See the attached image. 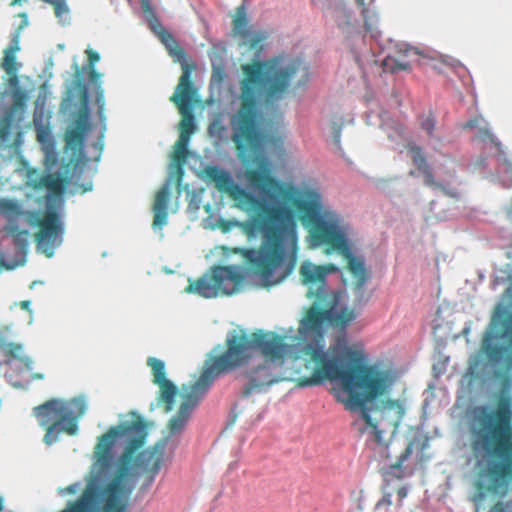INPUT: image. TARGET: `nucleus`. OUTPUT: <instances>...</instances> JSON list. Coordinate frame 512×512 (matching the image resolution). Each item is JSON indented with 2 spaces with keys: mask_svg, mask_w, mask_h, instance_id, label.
Segmentation results:
<instances>
[{
  "mask_svg": "<svg viewBox=\"0 0 512 512\" xmlns=\"http://www.w3.org/2000/svg\"><path fill=\"white\" fill-rule=\"evenodd\" d=\"M4 509V498L3 496H0V512H2Z\"/></svg>",
  "mask_w": 512,
  "mask_h": 512,
  "instance_id": "nucleus-52",
  "label": "nucleus"
},
{
  "mask_svg": "<svg viewBox=\"0 0 512 512\" xmlns=\"http://www.w3.org/2000/svg\"><path fill=\"white\" fill-rule=\"evenodd\" d=\"M165 446L155 445L140 452L136 458V465L148 475V484H151L159 473L164 461Z\"/></svg>",
  "mask_w": 512,
  "mask_h": 512,
  "instance_id": "nucleus-17",
  "label": "nucleus"
},
{
  "mask_svg": "<svg viewBox=\"0 0 512 512\" xmlns=\"http://www.w3.org/2000/svg\"><path fill=\"white\" fill-rule=\"evenodd\" d=\"M337 303L338 301L335 304L327 303L322 305L327 307V311L331 312L328 316V324L333 327L345 329L356 318V314L355 311L350 308L336 310L335 306Z\"/></svg>",
  "mask_w": 512,
  "mask_h": 512,
  "instance_id": "nucleus-23",
  "label": "nucleus"
},
{
  "mask_svg": "<svg viewBox=\"0 0 512 512\" xmlns=\"http://www.w3.org/2000/svg\"><path fill=\"white\" fill-rule=\"evenodd\" d=\"M146 436V424L141 419L111 427L105 434L101 435L95 447V456L96 463L103 470L111 465V449L116 438L124 437L127 441L120 459L121 464L114 478L102 490L95 481L91 480L80 497L74 501H69L65 508L59 512H124L125 505L122 502L125 493L123 480L129 474V464L134 453L144 445Z\"/></svg>",
  "mask_w": 512,
  "mask_h": 512,
  "instance_id": "nucleus-5",
  "label": "nucleus"
},
{
  "mask_svg": "<svg viewBox=\"0 0 512 512\" xmlns=\"http://www.w3.org/2000/svg\"><path fill=\"white\" fill-rule=\"evenodd\" d=\"M97 102L100 103L102 102L101 106H100V109H102V106H103V101H102V95H97Z\"/></svg>",
  "mask_w": 512,
  "mask_h": 512,
  "instance_id": "nucleus-53",
  "label": "nucleus"
},
{
  "mask_svg": "<svg viewBox=\"0 0 512 512\" xmlns=\"http://www.w3.org/2000/svg\"><path fill=\"white\" fill-rule=\"evenodd\" d=\"M85 134L74 128L68 130L65 136L67 146L73 149H81L84 144Z\"/></svg>",
  "mask_w": 512,
  "mask_h": 512,
  "instance_id": "nucleus-26",
  "label": "nucleus"
},
{
  "mask_svg": "<svg viewBox=\"0 0 512 512\" xmlns=\"http://www.w3.org/2000/svg\"><path fill=\"white\" fill-rule=\"evenodd\" d=\"M194 68V64L182 63V74L174 94L170 97V101L177 106L182 115L180 132L188 135H192L196 129L194 116L190 109L192 99L196 94V89L191 80V73Z\"/></svg>",
  "mask_w": 512,
  "mask_h": 512,
  "instance_id": "nucleus-13",
  "label": "nucleus"
},
{
  "mask_svg": "<svg viewBox=\"0 0 512 512\" xmlns=\"http://www.w3.org/2000/svg\"><path fill=\"white\" fill-rule=\"evenodd\" d=\"M226 71L223 65H213L211 83L220 85L226 78Z\"/></svg>",
  "mask_w": 512,
  "mask_h": 512,
  "instance_id": "nucleus-32",
  "label": "nucleus"
},
{
  "mask_svg": "<svg viewBox=\"0 0 512 512\" xmlns=\"http://www.w3.org/2000/svg\"><path fill=\"white\" fill-rule=\"evenodd\" d=\"M307 68L298 59L285 63L284 56H274L266 60H253L241 66L242 78L239 81L240 105L232 118V141L238 158L247 167L244 178L253 189L266 199L274 201L278 196L289 199L292 190L285 187L271 175L266 157L261 153L262 133L259 128V106L279 101L289 92L296 75Z\"/></svg>",
  "mask_w": 512,
  "mask_h": 512,
  "instance_id": "nucleus-2",
  "label": "nucleus"
},
{
  "mask_svg": "<svg viewBox=\"0 0 512 512\" xmlns=\"http://www.w3.org/2000/svg\"><path fill=\"white\" fill-rule=\"evenodd\" d=\"M226 350L206 359L208 366L220 377L249 363L254 352L264 357V362L283 366L290 345L286 336L273 331L259 330L246 334H234L226 339Z\"/></svg>",
  "mask_w": 512,
  "mask_h": 512,
  "instance_id": "nucleus-7",
  "label": "nucleus"
},
{
  "mask_svg": "<svg viewBox=\"0 0 512 512\" xmlns=\"http://www.w3.org/2000/svg\"><path fill=\"white\" fill-rule=\"evenodd\" d=\"M408 149L409 152L411 153L413 164L416 166L417 170L423 175V182L427 187L433 188L435 190H441L450 197L457 196V192L455 190L446 187L443 183L438 182L434 179L432 170L427 164L426 158L423 155L421 147L413 144L409 145Z\"/></svg>",
  "mask_w": 512,
  "mask_h": 512,
  "instance_id": "nucleus-18",
  "label": "nucleus"
},
{
  "mask_svg": "<svg viewBox=\"0 0 512 512\" xmlns=\"http://www.w3.org/2000/svg\"><path fill=\"white\" fill-rule=\"evenodd\" d=\"M241 38L245 40V43L249 46L250 49L256 50L262 48L261 43L267 38V35L261 31H250V35L248 37Z\"/></svg>",
  "mask_w": 512,
  "mask_h": 512,
  "instance_id": "nucleus-28",
  "label": "nucleus"
},
{
  "mask_svg": "<svg viewBox=\"0 0 512 512\" xmlns=\"http://www.w3.org/2000/svg\"><path fill=\"white\" fill-rule=\"evenodd\" d=\"M505 366L507 370L512 369V354L507 357Z\"/></svg>",
  "mask_w": 512,
  "mask_h": 512,
  "instance_id": "nucleus-48",
  "label": "nucleus"
},
{
  "mask_svg": "<svg viewBox=\"0 0 512 512\" xmlns=\"http://www.w3.org/2000/svg\"><path fill=\"white\" fill-rule=\"evenodd\" d=\"M477 137L479 140L486 142L489 141L493 144L499 151L501 150V143L499 140L495 138V136L490 132V130L486 127L480 128Z\"/></svg>",
  "mask_w": 512,
  "mask_h": 512,
  "instance_id": "nucleus-29",
  "label": "nucleus"
},
{
  "mask_svg": "<svg viewBox=\"0 0 512 512\" xmlns=\"http://www.w3.org/2000/svg\"><path fill=\"white\" fill-rule=\"evenodd\" d=\"M392 71H403L408 70L410 68L409 63L407 62H395V65L391 67Z\"/></svg>",
  "mask_w": 512,
  "mask_h": 512,
  "instance_id": "nucleus-45",
  "label": "nucleus"
},
{
  "mask_svg": "<svg viewBox=\"0 0 512 512\" xmlns=\"http://www.w3.org/2000/svg\"><path fill=\"white\" fill-rule=\"evenodd\" d=\"M340 272V268L327 263L317 265L310 260H305L299 268V276L302 284L307 287V297L315 300V304H335L339 301V292L329 288L327 278L330 274Z\"/></svg>",
  "mask_w": 512,
  "mask_h": 512,
  "instance_id": "nucleus-12",
  "label": "nucleus"
},
{
  "mask_svg": "<svg viewBox=\"0 0 512 512\" xmlns=\"http://www.w3.org/2000/svg\"><path fill=\"white\" fill-rule=\"evenodd\" d=\"M147 364L151 368L153 383L159 386L157 402L164 404L165 412H170L173 409L178 388L166 378L165 364L162 360L150 357Z\"/></svg>",
  "mask_w": 512,
  "mask_h": 512,
  "instance_id": "nucleus-16",
  "label": "nucleus"
},
{
  "mask_svg": "<svg viewBox=\"0 0 512 512\" xmlns=\"http://www.w3.org/2000/svg\"><path fill=\"white\" fill-rule=\"evenodd\" d=\"M20 29H17L13 35L10 44L4 50L2 59V68L8 75H15L19 65L16 61V54L20 51Z\"/></svg>",
  "mask_w": 512,
  "mask_h": 512,
  "instance_id": "nucleus-22",
  "label": "nucleus"
},
{
  "mask_svg": "<svg viewBox=\"0 0 512 512\" xmlns=\"http://www.w3.org/2000/svg\"><path fill=\"white\" fill-rule=\"evenodd\" d=\"M293 207L303 226L309 233L310 246L325 247V253L337 252L346 260V269L354 279V289L360 291L369 279L362 256L352 250L349 226L330 209L324 208L321 194L316 190H305L293 200Z\"/></svg>",
  "mask_w": 512,
  "mask_h": 512,
  "instance_id": "nucleus-6",
  "label": "nucleus"
},
{
  "mask_svg": "<svg viewBox=\"0 0 512 512\" xmlns=\"http://www.w3.org/2000/svg\"><path fill=\"white\" fill-rule=\"evenodd\" d=\"M21 16L26 19V14L25 13H22Z\"/></svg>",
  "mask_w": 512,
  "mask_h": 512,
  "instance_id": "nucleus-56",
  "label": "nucleus"
},
{
  "mask_svg": "<svg viewBox=\"0 0 512 512\" xmlns=\"http://www.w3.org/2000/svg\"><path fill=\"white\" fill-rule=\"evenodd\" d=\"M101 77V74L95 70L94 67L89 68V79L92 83L96 84Z\"/></svg>",
  "mask_w": 512,
  "mask_h": 512,
  "instance_id": "nucleus-43",
  "label": "nucleus"
},
{
  "mask_svg": "<svg viewBox=\"0 0 512 512\" xmlns=\"http://www.w3.org/2000/svg\"><path fill=\"white\" fill-rule=\"evenodd\" d=\"M217 378L219 377L205 362L199 378L193 384L182 386V403L176 415L167 424L170 436L179 434L185 429L193 410L207 394Z\"/></svg>",
  "mask_w": 512,
  "mask_h": 512,
  "instance_id": "nucleus-10",
  "label": "nucleus"
},
{
  "mask_svg": "<svg viewBox=\"0 0 512 512\" xmlns=\"http://www.w3.org/2000/svg\"><path fill=\"white\" fill-rule=\"evenodd\" d=\"M334 139H335L336 144L340 143V130L336 131V133L334 135Z\"/></svg>",
  "mask_w": 512,
  "mask_h": 512,
  "instance_id": "nucleus-50",
  "label": "nucleus"
},
{
  "mask_svg": "<svg viewBox=\"0 0 512 512\" xmlns=\"http://www.w3.org/2000/svg\"><path fill=\"white\" fill-rule=\"evenodd\" d=\"M90 128V122H89V110L86 105H84L75 120V127L74 129L79 130L81 132L86 133Z\"/></svg>",
  "mask_w": 512,
  "mask_h": 512,
  "instance_id": "nucleus-27",
  "label": "nucleus"
},
{
  "mask_svg": "<svg viewBox=\"0 0 512 512\" xmlns=\"http://www.w3.org/2000/svg\"><path fill=\"white\" fill-rule=\"evenodd\" d=\"M37 139H38L39 142H44L45 141L44 132H38Z\"/></svg>",
  "mask_w": 512,
  "mask_h": 512,
  "instance_id": "nucleus-49",
  "label": "nucleus"
},
{
  "mask_svg": "<svg viewBox=\"0 0 512 512\" xmlns=\"http://www.w3.org/2000/svg\"><path fill=\"white\" fill-rule=\"evenodd\" d=\"M188 156V149L186 146H179L175 143L174 151H173V161L178 164L182 165L185 163Z\"/></svg>",
  "mask_w": 512,
  "mask_h": 512,
  "instance_id": "nucleus-30",
  "label": "nucleus"
},
{
  "mask_svg": "<svg viewBox=\"0 0 512 512\" xmlns=\"http://www.w3.org/2000/svg\"><path fill=\"white\" fill-rule=\"evenodd\" d=\"M23 0H13L11 5L14 6V5H18V4H21Z\"/></svg>",
  "mask_w": 512,
  "mask_h": 512,
  "instance_id": "nucleus-54",
  "label": "nucleus"
},
{
  "mask_svg": "<svg viewBox=\"0 0 512 512\" xmlns=\"http://www.w3.org/2000/svg\"><path fill=\"white\" fill-rule=\"evenodd\" d=\"M86 53L88 56V68L94 67V65L100 60L99 54L92 49H87Z\"/></svg>",
  "mask_w": 512,
  "mask_h": 512,
  "instance_id": "nucleus-38",
  "label": "nucleus"
},
{
  "mask_svg": "<svg viewBox=\"0 0 512 512\" xmlns=\"http://www.w3.org/2000/svg\"><path fill=\"white\" fill-rule=\"evenodd\" d=\"M204 175L237 207L261 211L254 218V224L262 234V243L258 249H244L242 254L264 286L280 283L293 271L297 260L298 237L293 210L283 205H268L235 183L227 171L217 166L206 167Z\"/></svg>",
  "mask_w": 512,
  "mask_h": 512,
  "instance_id": "nucleus-3",
  "label": "nucleus"
},
{
  "mask_svg": "<svg viewBox=\"0 0 512 512\" xmlns=\"http://www.w3.org/2000/svg\"><path fill=\"white\" fill-rule=\"evenodd\" d=\"M501 377V392L495 406L478 405L469 410L470 447L476 459V488L482 499L485 493L504 495L512 482V379Z\"/></svg>",
  "mask_w": 512,
  "mask_h": 512,
  "instance_id": "nucleus-4",
  "label": "nucleus"
},
{
  "mask_svg": "<svg viewBox=\"0 0 512 512\" xmlns=\"http://www.w3.org/2000/svg\"><path fill=\"white\" fill-rule=\"evenodd\" d=\"M40 184L52 191H57L61 188L60 180L58 178H55L53 175L43 176L41 178Z\"/></svg>",
  "mask_w": 512,
  "mask_h": 512,
  "instance_id": "nucleus-33",
  "label": "nucleus"
},
{
  "mask_svg": "<svg viewBox=\"0 0 512 512\" xmlns=\"http://www.w3.org/2000/svg\"><path fill=\"white\" fill-rule=\"evenodd\" d=\"M46 428V434L44 436V442L47 445H51L57 440L58 434L60 432H63V430H60L61 426L56 425H47L44 426Z\"/></svg>",
  "mask_w": 512,
  "mask_h": 512,
  "instance_id": "nucleus-31",
  "label": "nucleus"
},
{
  "mask_svg": "<svg viewBox=\"0 0 512 512\" xmlns=\"http://www.w3.org/2000/svg\"><path fill=\"white\" fill-rule=\"evenodd\" d=\"M149 26L159 40L164 44L169 55L172 56L175 61H178L181 64L187 63L185 61L186 53L184 49L180 47L174 36L164 28L157 18L150 20Z\"/></svg>",
  "mask_w": 512,
  "mask_h": 512,
  "instance_id": "nucleus-20",
  "label": "nucleus"
},
{
  "mask_svg": "<svg viewBox=\"0 0 512 512\" xmlns=\"http://www.w3.org/2000/svg\"><path fill=\"white\" fill-rule=\"evenodd\" d=\"M314 303L310 307L300 323V331L304 334L313 333L317 336L322 337L323 327L328 324V316L331 314L327 311V307L321 309Z\"/></svg>",
  "mask_w": 512,
  "mask_h": 512,
  "instance_id": "nucleus-19",
  "label": "nucleus"
},
{
  "mask_svg": "<svg viewBox=\"0 0 512 512\" xmlns=\"http://www.w3.org/2000/svg\"><path fill=\"white\" fill-rule=\"evenodd\" d=\"M392 505V499L390 493H385L383 497L376 503L375 510L380 511L384 509L387 511V509Z\"/></svg>",
  "mask_w": 512,
  "mask_h": 512,
  "instance_id": "nucleus-36",
  "label": "nucleus"
},
{
  "mask_svg": "<svg viewBox=\"0 0 512 512\" xmlns=\"http://www.w3.org/2000/svg\"><path fill=\"white\" fill-rule=\"evenodd\" d=\"M32 225L39 227L35 234V241L38 247L48 256H52L54 249L62 241L63 227L59 214L55 210H48L41 219L35 213V220Z\"/></svg>",
  "mask_w": 512,
  "mask_h": 512,
  "instance_id": "nucleus-14",
  "label": "nucleus"
},
{
  "mask_svg": "<svg viewBox=\"0 0 512 512\" xmlns=\"http://www.w3.org/2000/svg\"><path fill=\"white\" fill-rule=\"evenodd\" d=\"M1 265H3V261H2V259L0 258V266H1Z\"/></svg>",
  "mask_w": 512,
  "mask_h": 512,
  "instance_id": "nucleus-57",
  "label": "nucleus"
},
{
  "mask_svg": "<svg viewBox=\"0 0 512 512\" xmlns=\"http://www.w3.org/2000/svg\"><path fill=\"white\" fill-rule=\"evenodd\" d=\"M446 174H447V176H448L449 178L454 177V176H455V169H454V168L449 169V170L447 171V173H446Z\"/></svg>",
  "mask_w": 512,
  "mask_h": 512,
  "instance_id": "nucleus-51",
  "label": "nucleus"
},
{
  "mask_svg": "<svg viewBox=\"0 0 512 512\" xmlns=\"http://www.w3.org/2000/svg\"><path fill=\"white\" fill-rule=\"evenodd\" d=\"M244 281L243 269L237 265H215L198 279H189L184 291L204 298L236 293Z\"/></svg>",
  "mask_w": 512,
  "mask_h": 512,
  "instance_id": "nucleus-8",
  "label": "nucleus"
},
{
  "mask_svg": "<svg viewBox=\"0 0 512 512\" xmlns=\"http://www.w3.org/2000/svg\"><path fill=\"white\" fill-rule=\"evenodd\" d=\"M420 125L423 130H425L429 135L433 134L435 129V119L431 113L426 116L421 117Z\"/></svg>",
  "mask_w": 512,
  "mask_h": 512,
  "instance_id": "nucleus-34",
  "label": "nucleus"
},
{
  "mask_svg": "<svg viewBox=\"0 0 512 512\" xmlns=\"http://www.w3.org/2000/svg\"><path fill=\"white\" fill-rule=\"evenodd\" d=\"M309 376L295 379L300 388L318 386L325 381H338L346 399H339L350 411L359 410L369 440L391 458L389 449L394 446L392 438L402 421L405 408L399 400L383 401L380 405L367 407L368 402L383 396L391 380L387 371L366 364L367 356L361 345H349L339 337L327 350L318 342L306 343L300 350Z\"/></svg>",
  "mask_w": 512,
  "mask_h": 512,
  "instance_id": "nucleus-1",
  "label": "nucleus"
},
{
  "mask_svg": "<svg viewBox=\"0 0 512 512\" xmlns=\"http://www.w3.org/2000/svg\"><path fill=\"white\" fill-rule=\"evenodd\" d=\"M355 1H356L357 5L359 6V8H361V14L364 18L365 24H367L368 19H369V10L365 6V0H355Z\"/></svg>",
  "mask_w": 512,
  "mask_h": 512,
  "instance_id": "nucleus-39",
  "label": "nucleus"
},
{
  "mask_svg": "<svg viewBox=\"0 0 512 512\" xmlns=\"http://www.w3.org/2000/svg\"><path fill=\"white\" fill-rule=\"evenodd\" d=\"M484 119L482 117H478V118H474V119H470L468 120L464 125H463V128L464 129H473V128H476L479 126V124L481 122H483Z\"/></svg>",
  "mask_w": 512,
  "mask_h": 512,
  "instance_id": "nucleus-41",
  "label": "nucleus"
},
{
  "mask_svg": "<svg viewBox=\"0 0 512 512\" xmlns=\"http://www.w3.org/2000/svg\"><path fill=\"white\" fill-rule=\"evenodd\" d=\"M489 512H504V506L503 503L498 502L496 503Z\"/></svg>",
  "mask_w": 512,
  "mask_h": 512,
  "instance_id": "nucleus-46",
  "label": "nucleus"
},
{
  "mask_svg": "<svg viewBox=\"0 0 512 512\" xmlns=\"http://www.w3.org/2000/svg\"><path fill=\"white\" fill-rule=\"evenodd\" d=\"M505 350H506V348L502 347V346H487L486 347V352L492 361H499L502 358Z\"/></svg>",
  "mask_w": 512,
  "mask_h": 512,
  "instance_id": "nucleus-35",
  "label": "nucleus"
},
{
  "mask_svg": "<svg viewBox=\"0 0 512 512\" xmlns=\"http://www.w3.org/2000/svg\"><path fill=\"white\" fill-rule=\"evenodd\" d=\"M246 377L248 383L242 391L244 397H248L255 392H263L271 385L287 379L284 375L283 366L269 362H263L249 369L246 371Z\"/></svg>",
  "mask_w": 512,
  "mask_h": 512,
  "instance_id": "nucleus-15",
  "label": "nucleus"
},
{
  "mask_svg": "<svg viewBox=\"0 0 512 512\" xmlns=\"http://www.w3.org/2000/svg\"><path fill=\"white\" fill-rule=\"evenodd\" d=\"M190 137H191V135H188V134L180 132V135H179V138H178L176 144H178L179 146H186L187 147L188 143H189V140H190Z\"/></svg>",
  "mask_w": 512,
  "mask_h": 512,
  "instance_id": "nucleus-44",
  "label": "nucleus"
},
{
  "mask_svg": "<svg viewBox=\"0 0 512 512\" xmlns=\"http://www.w3.org/2000/svg\"><path fill=\"white\" fill-rule=\"evenodd\" d=\"M412 452V443H409L400 455L397 457L395 463L388 465L383 469V476L386 481H390L392 479H401L404 477L405 471L402 467V464L405 460L408 459Z\"/></svg>",
  "mask_w": 512,
  "mask_h": 512,
  "instance_id": "nucleus-24",
  "label": "nucleus"
},
{
  "mask_svg": "<svg viewBox=\"0 0 512 512\" xmlns=\"http://www.w3.org/2000/svg\"><path fill=\"white\" fill-rule=\"evenodd\" d=\"M408 495V489L406 487H400L398 490H397V496H398V503L397 505L398 506H402L403 503V499L406 498V496Z\"/></svg>",
  "mask_w": 512,
  "mask_h": 512,
  "instance_id": "nucleus-42",
  "label": "nucleus"
},
{
  "mask_svg": "<svg viewBox=\"0 0 512 512\" xmlns=\"http://www.w3.org/2000/svg\"><path fill=\"white\" fill-rule=\"evenodd\" d=\"M502 334L512 341V313L503 322Z\"/></svg>",
  "mask_w": 512,
  "mask_h": 512,
  "instance_id": "nucleus-37",
  "label": "nucleus"
},
{
  "mask_svg": "<svg viewBox=\"0 0 512 512\" xmlns=\"http://www.w3.org/2000/svg\"><path fill=\"white\" fill-rule=\"evenodd\" d=\"M30 305H31V302L29 300H23L19 303V306L21 307V309L27 310L29 312H30Z\"/></svg>",
  "mask_w": 512,
  "mask_h": 512,
  "instance_id": "nucleus-47",
  "label": "nucleus"
},
{
  "mask_svg": "<svg viewBox=\"0 0 512 512\" xmlns=\"http://www.w3.org/2000/svg\"><path fill=\"white\" fill-rule=\"evenodd\" d=\"M33 412L40 426H61L60 430L74 435L78 430V418L85 412V403L82 399H50L35 407Z\"/></svg>",
  "mask_w": 512,
  "mask_h": 512,
  "instance_id": "nucleus-9",
  "label": "nucleus"
},
{
  "mask_svg": "<svg viewBox=\"0 0 512 512\" xmlns=\"http://www.w3.org/2000/svg\"><path fill=\"white\" fill-rule=\"evenodd\" d=\"M389 61H390V59H389V58L385 60V65H386V66H388V65H389Z\"/></svg>",
  "mask_w": 512,
  "mask_h": 512,
  "instance_id": "nucleus-55",
  "label": "nucleus"
},
{
  "mask_svg": "<svg viewBox=\"0 0 512 512\" xmlns=\"http://www.w3.org/2000/svg\"><path fill=\"white\" fill-rule=\"evenodd\" d=\"M80 487H81V483H79V482L73 483V484H70L67 487H65L63 490H61V492L70 494V495H74L80 490Z\"/></svg>",
  "mask_w": 512,
  "mask_h": 512,
  "instance_id": "nucleus-40",
  "label": "nucleus"
},
{
  "mask_svg": "<svg viewBox=\"0 0 512 512\" xmlns=\"http://www.w3.org/2000/svg\"><path fill=\"white\" fill-rule=\"evenodd\" d=\"M0 216L7 220L3 231L12 238L16 254L19 257L18 264L25 262L29 247V232L21 229V225H32L35 220V212L27 211L16 200L0 198Z\"/></svg>",
  "mask_w": 512,
  "mask_h": 512,
  "instance_id": "nucleus-11",
  "label": "nucleus"
},
{
  "mask_svg": "<svg viewBox=\"0 0 512 512\" xmlns=\"http://www.w3.org/2000/svg\"><path fill=\"white\" fill-rule=\"evenodd\" d=\"M169 188L167 185L162 186L156 193L153 203V227L162 228L167 223L168 218V202H169Z\"/></svg>",
  "mask_w": 512,
  "mask_h": 512,
  "instance_id": "nucleus-21",
  "label": "nucleus"
},
{
  "mask_svg": "<svg viewBox=\"0 0 512 512\" xmlns=\"http://www.w3.org/2000/svg\"><path fill=\"white\" fill-rule=\"evenodd\" d=\"M232 28L234 34L240 37H248L250 35L249 19L244 5H240L236 8V12L232 20Z\"/></svg>",
  "mask_w": 512,
  "mask_h": 512,
  "instance_id": "nucleus-25",
  "label": "nucleus"
}]
</instances>
